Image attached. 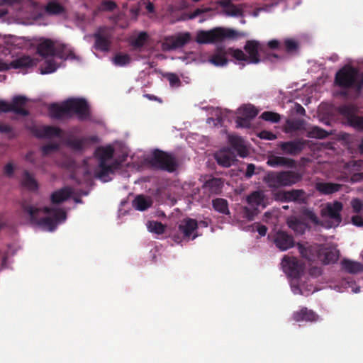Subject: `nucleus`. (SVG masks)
<instances>
[{
    "mask_svg": "<svg viewBox=\"0 0 363 363\" xmlns=\"http://www.w3.org/2000/svg\"><path fill=\"white\" fill-rule=\"evenodd\" d=\"M273 242L276 247L281 251H286L294 246V239L287 233L279 230L276 233Z\"/></svg>",
    "mask_w": 363,
    "mask_h": 363,
    "instance_id": "obj_20",
    "label": "nucleus"
},
{
    "mask_svg": "<svg viewBox=\"0 0 363 363\" xmlns=\"http://www.w3.org/2000/svg\"><path fill=\"white\" fill-rule=\"evenodd\" d=\"M225 13L229 16H240L242 15V9L238 8L234 4H232L228 9L225 10Z\"/></svg>",
    "mask_w": 363,
    "mask_h": 363,
    "instance_id": "obj_53",
    "label": "nucleus"
},
{
    "mask_svg": "<svg viewBox=\"0 0 363 363\" xmlns=\"http://www.w3.org/2000/svg\"><path fill=\"white\" fill-rule=\"evenodd\" d=\"M146 160L147 163L154 169L173 172L177 167L176 158L172 154L160 150H155Z\"/></svg>",
    "mask_w": 363,
    "mask_h": 363,
    "instance_id": "obj_7",
    "label": "nucleus"
},
{
    "mask_svg": "<svg viewBox=\"0 0 363 363\" xmlns=\"http://www.w3.org/2000/svg\"><path fill=\"white\" fill-rule=\"evenodd\" d=\"M28 99L25 96L18 95L13 97L11 103H8L7 111L13 112L17 115L27 116L30 112L25 106Z\"/></svg>",
    "mask_w": 363,
    "mask_h": 363,
    "instance_id": "obj_17",
    "label": "nucleus"
},
{
    "mask_svg": "<svg viewBox=\"0 0 363 363\" xmlns=\"http://www.w3.org/2000/svg\"><path fill=\"white\" fill-rule=\"evenodd\" d=\"M131 61L130 57L128 54L118 53L113 58V62L115 65L123 67L128 65Z\"/></svg>",
    "mask_w": 363,
    "mask_h": 363,
    "instance_id": "obj_44",
    "label": "nucleus"
},
{
    "mask_svg": "<svg viewBox=\"0 0 363 363\" xmlns=\"http://www.w3.org/2000/svg\"><path fill=\"white\" fill-rule=\"evenodd\" d=\"M209 194H220L223 187V181L220 178H211L204 183L203 186Z\"/></svg>",
    "mask_w": 363,
    "mask_h": 363,
    "instance_id": "obj_28",
    "label": "nucleus"
},
{
    "mask_svg": "<svg viewBox=\"0 0 363 363\" xmlns=\"http://www.w3.org/2000/svg\"><path fill=\"white\" fill-rule=\"evenodd\" d=\"M49 116L52 119L62 120L64 118L69 117L67 101H65L61 105L52 104L48 107Z\"/></svg>",
    "mask_w": 363,
    "mask_h": 363,
    "instance_id": "obj_23",
    "label": "nucleus"
},
{
    "mask_svg": "<svg viewBox=\"0 0 363 363\" xmlns=\"http://www.w3.org/2000/svg\"><path fill=\"white\" fill-rule=\"evenodd\" d=\"M340 264L342 270L349 274H357L363 271V264L356 261L345 258Z\"/></svg>",
    "mask_w": 363,
    "mask_h": 363,
    "instance_id": "obj_31",
    "label": "nucleus"
},
{
    "mask_svg": "<svg viewBox=\"0 0 363 363\" xmlns=\"http://www.w3.org/2000/svg\"><path fill=\"white\" fill-rule=\"evenodd\" d=\"M255 166L254 164H249L247 166V169L245 172V177L247 178H250L255 174Z\"/></svg>",
    "mask_w": 363,
    "mask_h": 363,
    "instance_id": "obj_63",
    "label": "nucleus"
},
{
    "mask_svg": "<svg viewBox=\"0 0 363 363\" xmlns=\"http://www.w3.org/2000/svg\"><path fill=\"white\" fill-rule=\"evenodd\" d=\"M287 195L289 202H295L299 204L306 203V193L303 189L288 190Z\"/></svg>",
    "mask_w": 363,
    "mask_h": 363,
    "instance_id": "obj_32",
    "label": "nucleus"
},
{
    "mask_svg": "<svg viewBox=\"0 0 363 363\" xmlns=\"http://www.w3.org/2000/svg\"><path fill=\"white\" fill-rule=\"evenodd\" d=\"M298 249L301 256L309 262H314L318 258V252L312 247H305L301 244H298Z\"/></svg>",
    "mask_w": 363,
    "mask_h": 363,
    "instance_id": "obj_39",
    "label": "nucleus"
},
{
    "mask_svg": "<svg viewBox=\"0 0 363 363\" xmlns=\"http://www.w3.org/2000/svg\"><path fill=\"white\" fill-rule=\"evenodd\" d=\"M14 172V167L12 163H7L4 167V173L6 176L11 177Z\"/></svg>",
    "mask_w": 363,
    "mask_h": 363,
    "instance_id": "obj_62",
    "label": "nucleus"
},
{
    "mask_svg": "<svg viewBox=\"0 0 363 363\" xmlns=\"http://www.w3.org/2000/svg\"><path fill=\"white\" fill-rule=\"evenodd\" d=\"M215 160L219 165L229 167L234 160V156L230 149H223L215 153Z\"/></svg>",
    "mask_w": 363,
    "mask_h": 363,
    "instance_id": "obj_27",
    "label": "nucleus"
},
{
    "mask_svg": "<svg viewBox=\"0 0 363 363\" xmlns=\"http://www.w3.org/2000/svg\"><path fill=\"white\" fill-rule=\"evenodd\" d=\"M250 121L251 119H249L240 115L238 116L236 118L237 126L240 128H249L250 125Z\"/></svg>",
    "mask_w": 363,
    "mask_h": 363,
    "instance_id": "obj_56",
    "label": "nucleus"
},
{
    "mask_svg": "<svg viewBox=\"0 0 363 363\" xmlns=\"http://www.w3.org/2000/svg\"><path fill=\"white\" fill-rule=\"evenodd\" d=\"M263 182L270 189H278L283 186L282 171L268 172L263 178Z\"/></svg>",
    "mask_w": 363,
    "mask_h": 363,
    "instance_id": "obj_24",
    "label": "nucleus"
},
{
    "mask_svg": "<svg viewBox=\"0 0 363 363\" xmlns=\"http://www.w3.org/2000/svg\"><path fill=\"white\" fill-rule=\"evenodd\" d=\"M62 49L55 48L54 42L50 39H45L37 46V52L43 57L57 56L62 57Z\"/></svg>",
    "mask_w": 363,
    "mask_h": 363,
    "instance_id": "obj_15",
    "label": "nucleus"
},
{
    "mask_svg": "<svg viewBox=\"0 0 363 363\" xmlns=\"http://www.w3.org/2000/svg\"><path fill=\"white\" fill-rule=\"evenodd\" d=\"M287 225L296 233L299 235L303 234L307 228L305 223L295 216H291L287 219Z\"/></svg>",
    "mask_w": 363,
    "mask_h": 363,
    "instance_id": "obj_35",
    "label": "nucleus"
},
{
    "mask_svg": "<svg viewBox=\"0 0 363 363\" xmlns=\"http://www.w3.org/2000/svg\"><path fill=\"white\" fill-rule=\"evenodd\" d=\"M257 113V110L252 105H245L240 108V114L251 120L255 118Z\"/></svg>",
    "mask_w": 363,
    "mask_h": 363,
    "instance_id": "obj_42",
    "label": "nucleus"
},
{
    "mask_svg": "<svg viewBox=\"0 0 363 363\" xmlns=\"http://www.w3.org/2000/svg\"><path fill=\"white\" fill-rule=\"evenodd\" d=\"M73 193L71 187L65 186L54 191L50 196V201L53 204L61 203L70 198Z\"/></svg>",
    "mask_w": 363,
    "mask_h": 363,
    "instance_id": "obj_26",
    "label": "nucleus"
},
{
    "mask_svg": "<svg viewBox=\"0 0 363 363\" xmlns=\"http://www.w3.org/2000/svg\"><path fill=\"white\" fill-rule=\"evenodd\" d=\"M86 138H71L68 139L66 142L67 145L76 151H81L84 147Z\"/></svg>",
    "mask_w": 363,
    "mask_h": 363,
    "instance_id": "obj_43",
    "label": "nucleus"
},
{
    "mask_svg": "<svg viewBox=\"0 0 363 363\" xmlns=\"http://www.w3.org/2000/svg\"><path fill=\"white\" fill-rule=\"evenodd\" d=\"M303 179V174L294 170L282 171L283 186H291Z\"/></svg>",
    "mask_w": 363,
    "mask_h": 363,
    "instance_id": "obj_25",
    "label": "nucleus"
},
{
    "mask_svg": "<svg viewBox=\"0 0 363 363\" xmlns=\"http://www.w3.org/2000/svg\"><path fill=\"white\" fill-rule=\"evenodd\" d=\"M31 132L38 138H62L63 135L61 128L52 125L34 126Z\"/></svg>",
    "mask_w": 363,
    "mask_h": 363,
    "instance_id": "obj_13",
    "label": "nucleus"
},
{
    "mask_svg": "<svg viewBox=\"0 0 363 363\" xmlns=\"http://www.w3.org/2000/svg\"><path fill=\"white\" fill-rule=\"evenodd\" d=\"M211 203L213 210L218 213L225 216L230 214L228 202L226 199L223 198H216L213 199Z\"/></svg>",
    "mask_w": 363,
    "mask_h": 363,
    "instance_id": "obj_37",
    "label": "nucleus"
},
{
    "mask_svg": "<svg viewBox=\"0 0 363 363\" xmlns=\"http://www.w3.org/2000/svg\"><path fill=\"white\" fill-rule=\"evenodd\" d=\"M147 228L152 233L161 235L164 233L165 230V225L161 222L152 220L148 222Z\"/></svg>",
    "mask_w": 363,
    "mask_h": 363,
    "instance_id": "obj_45",
    "label": "nucleus"
},
{
    "mask_svg": "<svg viewBox=\"0 0 363 363\" xmlns=\"http://www.w3.org/2000/svg\"><path fill=\"white\" fill-rule=\"evenodd\" d=\"M358 75L357 69L352 66H345L335 74V84L342 89L354 88L359 91L363 87V79H359Z\"/></svg>",
    "mask_w": 363,
    "mask_h": 363,
    "instance_id": "obj_4",
    "label": "nucleus"
},
{
    "mask_svg": "<svg viewBox=\"0 0 363 363\" xmlns=\"http://www.w3.org/2000/svg\"><path fill=\"white\" fill-rule=\"evenodd\" d=\"M21 185L29 191H37L38 184L33 176L27 170H25L21 181Z\"/></svg>",
    "mask_w": 363,
    "mask_h": 363,
    "instance_id": "obj_34",
    "label": "nucleus"
},
{
    "mask_svg": "<svg viewBox=\"0 0 363 363\" xmlns=\"http://www.w3.org/2000/svg\"><path fill=\"white\" fill-rule=\"evenodd\" d=\"M199 228V223L196 220L186 218L183 219L178 225V230L182 234L184 239L189 240L192 236L191 240H194L198 235L196 230Z\"/></svg>",
    "mask_w": 363,
    "mask_h": 363,
    "instance_id": "obj_14",
    "label": "nucleus"
},
{
    "mask_svg": "<svg viewBox=\"0 0 363 363\" xmlns=\"http://www.w3.org/2000/svg\"><path fill=\"white\" fill-rule=\"evenodd\" d=\"M292 319L296 322L313 323L319 320V315L313 310L302 307L300 310L293 313Z\"/></svg>",
    "mask_w": 363,
    "mask_h": 363,
    "instance_id": "obj_21",
    "label": "nucleus"
},
{
    "mask_svg": "<svg viewBox=\"0 0 363 363\" xmlns=\"http://www.w3.org/2000/svg\"><path fill=\"white\" fill-rule=\"evenodd\" d=\"M228 53L230 54L235 59L239 61L247 62V55L240 49H229Z\"/></svg>",
    "mask_w": 363,
    "mask_h": 363,
    "instance_id": "obj_49",
    "label": "nucleus"
},
{
    "mask_svg": "<svg viewBox=\"0 0 363 363\" xmlns=\"http://www.w3.org/2000/svg\"><path fill=\"white\" fill-rule=\"evenodd\" d=\"M339 257L340 251L335 247H321L318 252V258L325 265L337 262Z\"/></svg>",
    "mask_w": 363,
    "mask_h": 363,
    "instance_id": "obj_19",
    "label": "nucleus"
},
{
    "mask_svg": "<svg viewBox=\"0 0 363 363\" xmlns=\"http://www.w3.org/2000/svg\"><path fill=\"white\" fill-rule=\"evenodd\" d=\"M247 206L242 208V217L247 220H253L260 212L259 208L264 209L267 204V198L262 190L254 191L246 198Z\"/></svg>",
    "mask_w": 363,
    "mask_h": 363,
    "instance_id": "obj_5",
    "label": "nucleus"
},
{
    "mask_svg": "<svg viewBox=\"0 0 363 363\" xmlns=\"http://www.w3.org/2000/svg\"><path fill=\"white\" fill-rule=\"evenodd\" d=\"M273 197L275 201L279 202H289L287 191H278L273 193Z\"/></svg>",
    "mask_w": 363,
    "mask_h": 363,
    "instance_id": "obj_54",
    "label": "nucleus"
},
{
    "mask_svg": "<svg viewBox=\"0 0 363 363\" xmlns=\"http://www.w3.org/2000/svg\"><path fill=\"white\" fill-rule=\"evenodd\" d=\"M45 11L49 14L56 15L62 13L64 9L59 3L51 1L47 4Z\"/></svg>",
    "mask_w": 363,
    "mask_h": 363,
    "instance_id": "obj_46",
    "label": "nucleus"
},
{
    "mask_svg": "<svg viewBox=\"0 0 363 363\" xmlns=\"http://www.w3.org/2000/svg\"><path fill=\"white\" fill-rule=\"evenodd\" d=\"M34 65L35 62L33 58L29 56L24 55L11 61L9 63V67L13 69H21L31 67Z\"/></svg>",
    "mask_w": 363,
    "mask_h": 363,
    "instance_id": "obj_33",
    "label": "nucleus"
},
{
    "mask_svg": "<svg viewBox=\"0 0 363 363\" xmlns=\"http://www.w3.org/2000/svg\"><path fill=\"white\" fill-rule=\"evenodd\" d=\"M351 206L354 213H359L363 208V202L359 199H354L351 201Z\"/></svg>",
    "mask_w": 363,
    "mask_h": 363,
    "instance_id": "obj_57",
    "label": "nucleus"
},
{
    "mask_svg": "<svg viewBox=\"0 0 363 363\" xmlns=\"http://www.w3.org/2000/svg\"><path fill=\"white\" fill-rule=\"evenodd\" d=\"M227 53L224 48H218L217 52L211 56L210 62L216 66H224L228 63L225 56Z\"/></svg>",
    "mask_w": 363,
    "mask_h": 363,
    "instance_id": "obj_38",
    "label": "nucleus"
},
{
    "mask_svg": "<svg viewBox=\"0 0 363 363\" xmlns=\"http://www.w3.org/2000/svg\"><path fill=\"white\" fill-rule=\"evenodd\" d=\"M244 50L247 53L248 64H258L266 60L275 62L277 60L284 59L282 56L266 50L259 41L255 40H247Z\"/></svg>",
    "mask_w": 363,
    "mask_h": 363,
    "instance_id": "obj_3",
    "label": "nucleus"
},
{
    "mask_svg": "<svg viewBox=\"0 0 363 363\" xmlns=\"http://www.w3.org/2000/svg\"><path fill=\"white\" fill-rule=\"evenodd\" d=\"M60 145L57 143H49L43 145L41 147L42 153L44 156L48 155L52 152L57 151L59 150Z\"/></svg>",
    "mask_w": 363,
    "mask_h": 363,
    "instance_id": "obj_51",
    "label": "nucleus"
},
{
    "mask_svg": "<svg viewBox=\"0 0 363 363\" xmlns=\"http://www.w3.org/2000/svg\"><path fill=\"white\" fill-rule=\"evenodd\" d=\"M259 137L261 139L268 140H273L277 138V136L275 134L270 131L267 130H262L259 133Z\"/></svg>",
    "mask_w": 363,
    "mask_h": 363,
    "instance_id": "obj_61",
    "label": "nucleus"
},
{
    "mask_svg": "<svg viewBox=\"0 0 363 363\" xmlns=\"http://www.w3.org/2000/svg\"><path fill=\"white\" fill-rule=\"evenodd\" d=\"M352 222L356 226H363V218L360 216H353L352 217Z\"/></svg>",
    "mask_w": 363,
    "mask_h": 363,
    "instance_id": "obj_64",
    "label": "nucleus"
},
{
    "mask_svg": "<svg viewBox=\"0 0 363 363\" xmlns=\"http://www.w3.org/2000/svg\"><path fill=\"white\" fill-rule=\"evenodd\" d=\"M167 79H168L169 84L172 86H179L181 84V81L178 76L173 73L167 74Z\"/></svg>",
    "mask_w": 363,
    "mask_h": 363,
    "instance_id": "obj_59",
    "label": "nucleus"
},
{
    "mask_svg": "<svg viewBox=\"0 0 363 363\" xmlns=\"http://www.w3.org/2000/svg\"><path fill=\"white\" fill-rule=\"evenodd\" d=\"M236 36L237 33L233 29L216 27L209 30H199L196 41L199 44H210L234 38Z\"/></svg>",
    "mask_w": 363,
    "mask_h": 363,
    "instance_id": "obj_6",
    "label": "nucleus"
},
{
    "mask_svg": "<svg viewBox=\"0 0 363 363\" xmlns=\"http://www.w3.org/2000/svg\"><path fill=\"white\" fill-rule=\"evenodd\" d=\"M306 135L311 138L324 139L327 138L329 134L326 130L320 127L313 126L308 130Z\"/></svg>",
    "mask_w": 363,
    "mask_h": 363,
    "instance_id": "obj_41",
    "label": "nucleus"
},
{
    "mask_svg": "<svg viewBox=\"0 0 363 363\" xmlns=\"http://www.w3.org/2000/svg\"><path fill=\"white\" fill-rule=\"evenodd\" d=\"M211 11H212V9L209 8V7L198 8V9H195L192 13H190L189 18L194 19L204 13H207V12Z\"/></svg>",
    "mask_w": 363,
    "mask_h": 363,
    "instance_id": "obj_58",
    "label": "nucleus"
},
{
    "mask_svg": "<svg viewBox=\"0 0 363 363\" xmlns=\"http://www.w3.org/2000/svg\"><path fill=\"white\" fill-rule=\"evenodd\" d=\"M338 113L345 119L348 125L357 130H363V117L357 115L358 108L353 104H345L338 107Z\"/></svg>",
    "mask_w": 363,
    "mask_h": 363,
    "instance_id": "obj_9",
    "label": "nucleus"
},
{
    "mask_svg": "<svg viewBox=\"0 0 363 363\" xmlns=\"http://www.w3.org/2000/svg\"><path fill=\"white\" fill-rule=\"evenodd\" d=\"M152 205V200L144 196L138 195L133 201V206L138 211H144Z\"/></svg>",
    "mask_w": 363,
    "mask_h": 363,
    "instance_id": "obj_36",
    "label": "nucleus"
},
{
    "mask_svg": "<svg viewBox=\"0 0 363 363\" xmlns=\"http://www.w3.org/2000/svg\"><path fill=\"white\" fill-rule=\"evenodd\" d=\"M285 50L288 52H292L297 50L298 44L297 43L291 39H286L284 41Z\"/></svg>",
    "mask_w": 363,
    "mask_h": 363,
    "instance_id": "obj_55",
    "label": "nucleus"
},
{
    "mask_svg": "<svg viewBox=\"0 0 363 363\" xmlns=\"http://www.w3.org/2000/svg\"><path fill=\"white\" fill-rule=\"evenodd\" d=\"M96 156L99 160L98 169L96 171L95 176L104 182L109 181L108 179L110 174H113L114 171L119 168L120 162L114 160L111 161L114 155V149L111 145L98 147L96 151Z\"/></svg>",
    "mask_w": 363,
    "mask_h": 363,
    "instance_id": "obj_2",
    "label": "nucleus"
},
{
    "mask_svg": "<svg viewBox=\"0 0 363 363\" xmlns=\"http://www.w3.org/2000/svg\"><path fill=\"white\" fill-rule=\"evenodd\" d=\"M267 164L272 167H283L294 168L296 166V162L294 159L277 155H270L268 157Z\"/></svg>",
    "mask_w": 363,
    "mask_h": 363,
    "instance_id": "obj_22",
    "label": "nucleus"
},
{
    "mask_svg": "<svg viewBox=\"0 0 363 363\" xmlns=\"http://www.w3.org/2000/svg\"><path fill=\"white\" fill-rule=\"evenodd\" d=\"M304 216L309 219L313 224L316 225H323L322 222L320 220L316 214L311 210L306 209L303 212Z\"/></svg>",
    "mask_w": 363,
    "mask_h": 363,
    "instance_id": "obj_50",
    "label": "nucleus"
},
{
    "mask_svg": "<svg viewBox=\"0 0 363 363\" xmlns=\"http://www.w3.org/2000/svg\"><path fill=\"white\" fill-rule=\"evenodd\" d=\"M147 40V34L145 32H141L133 41L132 45L136 48H140L145 45Z\"/></svg>",
    "mask_w": 363,
    "mask_h": 363,
    "instance_id": "obj_48",
    "label": "nucleus"
},
{
    "mask_svg": "<svg viewBox=\"0 0 363 363\" xmlns=\"http://www.w3.org/2000/svg\"><path fill=\"white\" fill-rule=\"evenodd\" d=\"M342 185L332 182H318L315 184V189L322 194L329 195L340 190Z\"/></svg>",
    "mask_w": 363,
    "mask_h": 363,
    "instance_id": "obj_29",
    "label": "nucleus"
},
{
    "mask_svg": "<svg viewBox=\"0 0 363 363\" xmlns=\"http://www.w3.org/2000/svg\"><path fill=\"white\" fill-rule=\"evenodd\" d=\"M56 69L57 66L53 60H46L45 67L41 68V73L50 74L54 72Z\"/></svg>",
    "mask_w": 363,
    "mask_h": 363,
    "instance_id": "obj_52",
    "label": "nucleus"
},
{
    "mask_svg": "<svg viewBox=\"0 0 363 363\" xmlns=\"http://www.w3.org/2000/svg\"><path fill=\"white\" fill-rule=\"evenodd\" d=\"M95 40L94 48L100 51L107 52L111 46V34L106 28H100L94 34Z\"/></svg>",
    "mask_w": 363,
    "mask_h": 363,
    "instance_id": "obj_18",
    "label": "nucleus"
},
{
    "mask_svg": "<svg viewBox=\"0 0 363 363\" xmlns=\"http://www.w3.org/2000/svg\"><path fill=\"white\" fill-rule=\"evenodd\" d=\"M23 210L26 213L32 223L45 227L50 231H53L59 222L66 219V213L64 210L50 207H44L43 209L30 205L23 204Z\"/></svg>",
    "mask_w": 363,
    "mask_h": 363,
    "instance_id": "obj_1",
    "label": "nucleus"
},
{
    "mask_svg": "<svg viewBox=\"0 0 363 363\" xmlns=\"http://www.w3.org/2000/svg\"><path fill=\"white\" fill-rule=\"evenodd\" d=\"M228 140L231 147L240 157H244L247 155V150L244 144V140L241 137L238 135H230Z\"/></svg>",
    "mask_w": 363,
    "mask_h": 363,
    "instance_id": "obj_30",
    "label": "nucleus"
},
{
    "mask_svg": "<svg viewBox=\"0 0 363 363\" xmlns=\"http://www.w3.org/2000/svg\"><path fill=\"white\" fill-rule=\"evenodd\" d=\"M307 145V140L303 139H297L286 142H280L279 147L283 153L291 156L299 155Z\"/></svg>",
    "mask_w": 363,
    "mask_h": 363,
    "instance_id": "obj_12",
    "label": "nucleus"
},
{
    "mask_svg": "<svg viewBox=\"0 0 363 363\" xmlns=\"http://www.w3.org/2000/svg\"><path fill=\"white\" fill-rule=\"evenodd\" d=\"M306 121L303 119L287 120L286 131L288 133L306 130Z\"/></svg>",
    "mask_w": 363,
    "mask_h": 363,
    "instance_id": "obj_40",
    "label": "nucleus"
},
{
    "mask_svg": "<svg viewBox=\"0 0 363 363\" xmlns=\"http://www.w3.org/2000/svg\"><path fill=\"white\" fill-rule=\"evenodd\" d=\"M260 118L264 121H269L272 123H278L281 119L280 115L279 113L272 111L263 112L261 114Z\"/></svg>",
    "mask_w": 363,
    "mask_h": 363,
    "instance_id": "obj_47",
    "label": "nucleus"
},
{
    "mask_svg": "<svg viewBox=\"0 0 363 363\" xmlns=\"http://www.w3.org/2000/svg\"><path fill=\"white\" fill-rule=\"evenodd\" d=\"M69 116L75 113L79 121L91 118L90 106L85 99L71 98L66 100Z\"/></svg>",
    "mask_w": 363,
    "mask_h": 363,
    "instance_id": "obj_8",
    "label": "nucleus"
},
{
    "mask_svg": "<svg viewBox=\"0 0 363 363\" xmlns=\"http://www.w3.org/2000/svg\"><path fill=\"white\" fill-rule=\"evenodd\" d=\"M117 4L111 0L104 1L102 2V8L105 11H112L116 9Z\"/></svg>",
    "mask_w": 363,
    "mask_h": 363,
    "instance_id": "obj_60",
    "label": "nucleus"
},
{
    "mask_svg": "<svg viewBox=\"0 0 363 363\" xmlns=\"http://www.w3.org/2000/svg\"><path fill=\"white\" fill-rule=\"evenodd\" d=\"M191 40V34L189 32L180 33L176 35L166 38L164 46L167 50H172L180 48L186 45Z\"/></svg>",
    "mask_w": 363,
    "mask_h": 363,
    "instance_id": "obj_16",
    "label": "nucleus"
},
{
    "mask_svg": "<svg viewBox=\"0 0 363 363\" xmlns=\"http://www.w3.org/2000/svg\"><path fill=\"white\" fill-rule=\"evenodd\" d=\"M284 272L290 277L299 278L304 271V264L294 257L284 256L281 261Z\"/></svg>",
    "mask_w": 363,
    "mask_h": 363,
    "instance_id": "obj_10",
    "label": "nucleus"
},
{
    "mask_svg": "<svg viewBox=\"0 0 363 363\" xmlns=\"http://www.w3.org/2000/svg\"><path fill=\"white\" fill-rule=\"evenodd\" d=\"M343 208L342 202L334 201L333 202H328L321 209V216L323 217H328L339 225L342 221L341 211Z\"/></svg>",
    "mask_w": 363,
    "mask_h": 363,
    "instance_id": "obj_11",
    "label": "nucleus"
}]
</instances>
